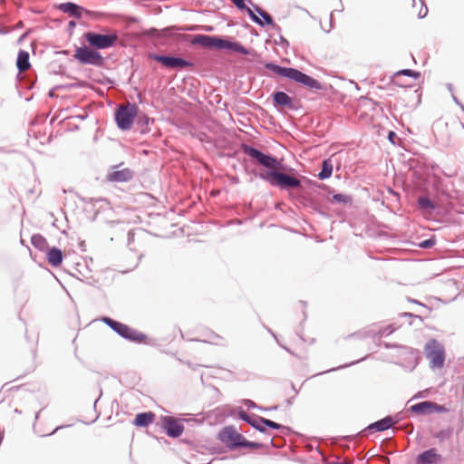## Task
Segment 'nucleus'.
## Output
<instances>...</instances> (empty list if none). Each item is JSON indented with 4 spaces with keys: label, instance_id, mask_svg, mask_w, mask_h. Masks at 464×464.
Listing matches in <instances>:
<instances>
[{
    "label": "nucleus",
    "instance_id": "nucleus-8",
    "mask_svg": "<svg viewBox=\"0 0 464 464\" xmlns=\"http://www.w3.org/2000/svg\"><path fill=\"white\" fill-rule=\"evenodd\" d=\"M425 354L430 360V367L431 369H440L445 362L444 346L435 339H430L425 344Z\"/></svg>",
    "mask_w": 464,
    "mask_h": 464
},
{
    "label": "nucleus",
    "instance_id": "nucleus-57",
    "mask_svg": "<svg viewBox=\"0 0 464 464\" xmlns=\"http://www.w3.org/2000/svg\"><path fill=\"white\" fill-rule=\"evenodd\" d=\"M270 445L274 448H279V446L275 443L274 438L270 440Z\"/></svg>",
    "mask_w": 464,
    "mask_h": 464
},
{
    "label": "nucleus",
    "instance_id": "nucleus-55",
    "mask_svg": "<svg viewBox=\"0 0 464 464\" xmlns=\"http://www.w3.org/2000/svg\"><path fill=\"white\" fill-rule=\"evenodd\" d=\"M27 36V33H24L23 34L19 39H18V43H21L22 41H24L25 39V37Z\"/></svg>",
    "mask_w": 464,
    "mask_h": 464
},
{
    "label": "nucleus",
    "instance_id": "nucleus-59",
    "mask_svg": "<svg viewBox=\"0 0 464 464\" xmlns=\"http://www.w3.org/2000/svg\"><path fill=\"white\" fill-rule=\"evenodd\" d=\"M80 248H81L82 251H85L86 250L85 249V243H84V241L80 243Z\"/></svg>",
    "mask_w": 464,
    "mask_h": 464
},
{
    "label": "nucleus",
    "instance_id": "nucleus-31",
    "mask_svg": "<svg viewBox=\"0 0 464 464\" xmlns=\"http://www.w3.org/2000/svg\"><path fill=\"white\" fill-rule=\"evenodd\" d=\"M242 448H246V449H251V450H259V449H267V446L261 442L250 441L243 436L240 449H242Z\"/></svg>",
    "mask_w": 464,
    "mask_h": 464
},
{
    "label": "nucleus",
    "instance_id": "nucleus-47",
    "mask_svg": "<svg viewBox=\"0 0 464 464\" xmlns=\"http://www.w3.org/2000/svg\"><path fill=\"white\" fill-rule=\"evenodd\" d=\"M401 316H403V317H414V318H418L420 320H422V318H421V316L420 314H415L408 313V312L402 313Z\"/></svg>",
    "mask_w": 464,
    "mask_h": 464
},
{
    "label": "nucleus",
    "instance_id": "nucleus-3",
    "mask_svg": "<svg viewBox=\"0 0 464 464\" xmlns=\"http://www.w3.org/2000/svg\"><path fill=\"white\" fill-rule=\"evenodd\" d=\"M264 67L277 76L293 81L310 90L321 91L324 89L322 82L297 68L281 66L274 62H266Z\"/></svg>",
    "mask_w": 464,
    "mask_h": 464
},
{
    "label": "nucleus",
    "instance_id": "nucleus-64",
    "mask_svg": "<svg viewBox=\"0 0 464 464\" xmlns=\"http://www.w3.org/2000/svg\"><path fill=\"white\" fill-rule=\"evenodd\" d=\"M447 87H448V89H449L450 92H452V90H453V86H452V84H451V83H448V84H447Z\"/></svg>",
    "mask_w": 464,
    "mask_h": 464
},
{
    "label": "nucleus",
    "instance_id": "nucleus-20",
    "mask_svg": "<svg viewBox=\"0 0 464 464\" xmlns=\"http://www.w3.org/2000/svg\"><path fill=\"white\" fill-rule=\"evenodd\" d=\"M134 177V171L129 168L113 170L107 175V179L111 182H128Z\"/></svg>",
    "mask_w": 464,
    "mask_h": 464
},
{
    "label": "nucleus",
    "instance_id": "nucleus-27",
    "mask_svg": "<svg viewBox=\"0 0 464 464\" xmlns=\"http://www.w3.org/2000/svg\"><path fill=\"white\" fill-rule=\"evenodd\" d=\"M418 206L423 212L431 213L435 210L437 205L427 196H420L418 198Z\"/></svg>",
    "mask_w": 464,
    "mask_h": 464
},
{
    "label": "nucleus",
    "instance_id": "nucleus-33",
    "mask_svg": "<svg viewBox=\"0 0 464 464\" xmlns=\"http://www.w3.org/2000/svg\"><path fill=\"white\" fill-rule=\"evenodd\" d=\"M303 204L304 206L311 208L312 210L317 212L320 215H325L324 212L321 209L319 204L312 198H304Z\"/></svg>",
    "mask_w": 464,
    "mask_h": 464
},
{
    "label": "nucleus",
    "instance_id": "nucleus-56",
    "mask_svg": "<svg viewBox=\"0 0 464 464\" xmlns=\"http://www.w3.org/2000/svg\"><path fill=\"white\" fill-rule=\"evenodd\" d=\"M63 428H64V426H58V427H56L49 435L54 434L57 430H61Z\"/></svg>",
    "mask_w": 464,
    "mask_h": 464
},
{
    "label": "nucleus",
    "instance_id": "nucleus-7",
    "mask_svg": "<svg viewBox=\"0 0 464 464\" xmlns=\"http://www.w3.org/2000/svg\"><path fill=\"white\" fill-rule=\"evenodd\" d=\"M73 58L81 64L93 65L102 67L104 64V57L95 48L86 45L76 47Z\"/></svg>",
    "mask_w": 464,
    "mask_h": 464
},
{
    "label": "nucleus",
    "instance_id": "nucleus-48",
    "mask_svg": "<svg viewBox=\"0 0 464 464\" xmlns=\"http://www.w3.org/2000/svg\"><path fill=\"white\" fill-rule=\"evenodd\" d=\"M76 22L72 20L68 23V27H67V30L68 32L72 34V30L74 29V27L76 26Z\"/></svg>",
    "mask_w": 464,
    "mask_h": 464
},
{
    "label": "nucleus",
    "instance_id": "nucleus-52",
    "mask_svg": "<svg viewBox=\"0 0 464 464\" xmlns=\"http://www.w3.org/2000/svg\"><path fill=\"white\" fill-rule=\"evenodd\" d=\"M264 328L277 341V336L276 334L266 325L263 324Z\"/></svg>",
    "mask_w": 464,
    "mask_h": 464
},
{
    "label": "nucleus",
    "instance_id": "nucleus-10",
    "mask_svg": "<svg viewBox=\"0 0 464 464\" xmlns=\"http://www.w3.org/2000/svg\"><path fill=\"white\" fill-rule=\"evenodd\" d=\"M218 439L225 444L228 450H236L240 449L243 435L237 432L234 426L229 425L225 426L219 430Z\"/></svg>",
    "mask_w": 464,
    "mask_h": 464
},
{
    "label": "nucleus",
    "instance_id": "nucleus-17",
    "mask_svg": "<svg viewBox=\"0 0 464 464\" xmlns=\"http://www.w3.org/2000/svg\"><path fill=\"white\" fill-rule=\"evenodd\" d=\"M177 28L174 27V26H170V27H165L161 30H159L155 27H151V28H149V29H142L140 34V37H145V38H158V39H160V38H170V37H174V34L173 32L176 30Z\"/></svg>",
    "mask_w": 464,
    "mask_h": 464
},
{
    "label": "nucleus",
    "instance_id": "nucleus-30",
    "mask_svg": "<svg viewBox=\"0 0 464 464\" xmlns=\"http://www.w3.org/2000/svg\"><path fill=\"white\" fill-rule=\"evenodd\" d=\"M243 403L248 409H257L261 411H277L279 409V405H273L271 407H263V405L258 406L255 401L249 399L243 400Z\"/></svg>",
    "mask_w": 464,
    "mask_h": 464
},
{
    "label": "nucleus",
    "instance_id": "nucleus-11",
    "mask_svg": "<svg viewBox=\"0 0 464 464\" xmlns=\"http://www.w3.org/2000/svg\"><path fill=\"white\" fill-rule=\"evenodd\" d=\"M247 2L253 6L254 9L247 10V15L249 16L252 22L262 27L268 25L275 30H281L280 26L274 22L273 17L267 12L263 10L257 5H255L252 2V0H247Z\"/></svg>",
    "mask_w": 464,
    "mask_h": 464
},
{
    "label": "nucleus",
    "instance_id": "nucleus-38",
    "mask_svg": "<svg viewBox=\"0 0 464 464\" xmlns=\"http://www.w3.org/2000/svg\"><path fill=\"white\" fill-rule=\"evenodd\" d=\"M435 244H436V237H435V236H431L430 237L420 241L418 244V246L420 248L429 249V248L432 247L433 246H435Z\"/></svg>",
    "mask_w": 464,
    "mask_h": 464
},
{
    "label": "nucleus",
    "instance_id": "nucleus-18",
    "mask_svg": "<svg viewBox=\"0 0 464 464\" xmlns=\"http://www.w3.org/2000/svg\"><path fill=\"white\" fill-rule=\"evenodd\" d=\"M57 8L61 12L67 14L69 16L74 17L76 19H81L84 13H88L86 9L73 2L61 3L58 5Z\"/></svg>",
    "mask_w": 464,
    "mask_h": 464
},
{
    "label": "nucleus",
    "instance_id": "nucleus-25",
    "mask_svg": "<svg viewBox=\"0 0 464 464\" xmlns=\"http://www.w3.org/2000/svg\"><path fill=\"white\" fill-rule=\"evenodd\" d=\"M383 346L386 349H392V348H399V349H401L403 354H408L411 357V361L413 362L414 366L417 364V354H418V352L416 350H414L412 348H410V347H407V346L399 345V344H396V343H387V342L383 343Z\"/></svg>",
    "mask_w": 464,
    "mask_h": 464
},
{
    "label": "nucleus",
    "instance_id": "nucleus-51",
    "mask_svg": "<svg viewBox=\"0 0 464 464\" xmlns=\"http://www.w3.org/2000/svg\"><path fill=\"white\" fill-rule=\"evenodd\" d=\"M369 335V333H365V334H361V333H355V334H353L351 335H349V337H353V336H358V337H366Z\"/></svg>",
    "mask_w": 464,
    "mask_h": 464
},
{
    "label": "nucleus",
    "instance_id": "nucleus-15",
    "mask_svg": "<svg viewBox=\"0 0 464 464\" xmlns=\"http://www.w3.org/2000/svg\"><path fill=\"white\" fill-rule=\"evenodd\" d=\"M313 185L317 187L318 188L324 189L329 195H332V198H328L329 202H334L342 205H352L353 198L350 195L343 194V193H335L334 189L324 183H318L316 181H311L308 179Z\"/></svg>",
    "mask_w": 464,
    "mask_h": 464
},
{
    "label": "nucleus",
    "instance_id": "nucleus-61",
    "mask_svg": "<svg viewBox=\"0 0 464 464\" xmlns=\"http://www.w3.org/2000/svg\"><path fill=\"white\" fill-rule=\"evenodd\" d=\"M452 99H453L454 102H455L457 105H459V104L460 103V102L459 101V99H458L455 95H453V94H452Z\"/></svg>",
    "mask_w": 464,
    "mask_h": 464
},
{
    "label": "nucleus",
    "instance_id": "nucleus-19",
    "mask_svg": "<svg viewBox=\"0 0 464 464\" xmlns=\"http://www.w3.org/2000/svg\"><path fill=\"white\" fill-rule=\"evenodd\" d=\"M154 122V119L150 118L145 113H137L134 120L135 130L144 135L150 131V124Z\"/></svg>",
    "mask_w": 464,
    "mask_h": 464
},
{
    "label": "nucleus",
    "instance_id": "nucleus-34",
    "mask_svg": "<svg viewBox=\"0 0 464 464\" xmlns=\"http://www.w3.org/2000/svg\"><path fill=\"white\" fill-rule=\"evenodd\" d=\"M452 435V429L448 428L444 430H439L434 437L438 439L440 441H444L445 440H448Z\"/></svg>",
    "mask_w": 464,
    "mask_h": 464
},
{
    "label": "nucleus",
    "instance_id": "nucleus-1",
    "mask_svg": "<svg viewBox=\"0 0 464 464\" xmlns=\"http://www.w3.org/2000/svg\"><path fill=\"white\" fill-rule=\"evenodd\" d=\"M240 149L253 162L263 168L259 172L252 170L251 173L274 188L285 191L300 188L302 187L300 178L306 179L300 176L295 169L285 165L281 159L270 153H265L245 142L241 143Z\"/></svg>",
    "mask_w": 464,
    "mask_h": 464
},
{
    "label": "nucleus",
    "instance_id": "nucleus-12",
    "mask_svg": "<svg viewBox=\"0 0 464 464\" xmlns=\"http://www.w3.org/2000/svg\"><path fill=\"white\" fill-rule=\"evenodd\" d=\"M160 420L162 430L169 438H179L185 430L182 420L176 417L162 415L160 416Z\"/></svg>",
    "mask_w": 464,
    "mask_h": 464
},
{
    "label": "nucleus",
    "instance_id": "nucleus-62",
    "mask_svg": "<svg viewBox=\"0 0 464 464\" xmlns=\"http://www.w3.org/2000/svg\"><path fill=\"white\" fill-rule=\"evenodd\" d=\"M291 386H292V389H293V390H294V392H295V394L296 395V394L298 393V392H299V391L295 388V384H294V383H292V385H291Z\"/></svg>",
    "mask_w": 464,
    "mask_h": 464
},
{
    "label": "nucleus",
    "instance_id": "nucleus-60",
    "mask_svg": "<svg viewBox=\"0 0 464 464\" xmlns=\"http://www.w3.org/2000/svg\"><path fill=\"white\" fill-rule=\"evenodd\" d=\"M57 53L63 54V55H68L69 54V51L68 50H62V51L58 52Z\"/></svg>",
    "mask_w": 464,
    "mask_h": 464
},
{
    "label": "nucleus",
    "instance_id": "nucleus-45",
    "mask_svg": "<svg viewBox=\"0 0 464 464\" xmlns=\"http://www.w3.org/2000/svg\"><path fill=\"white\" fill-rule=\"evenodd\" d=\"M445 198H446V200H447V208H448L449 209L453 208H454V203H453V201H452L453 197L451 196V194H450V193H446V194H445Z\"/></svg>",
    "mask_w": 464,
    "mask_h": 464
},
{
    "label": "nucleus",
    "instance_id": "nucleus-63",
    "mask_svg": "<svg viewBox=\"0 0 464 464\" xmlns=\"http://www.w3.org/2000/svg\"><path fill=\"white\" fill-rule=\"evenodd\" d=\"M49 96H50L51 98L54 97V89H53V90H51V91L49 92Z\"/></svg>",
    "mask_w": 464,
    "mask_h": 464
},
{
    "label": "nucleus",
    "instance_id": "nucleus-35",
    "mask_svg": "<svg viewBox=\"0 0 464 464\" xmlns=\"http://www.w3.org/2000/svg\"><path fill=\"white\" fill-rule=\"evenodd\" d=\"M237 416L240 420L246 422L248 425L252 423L251 421L254 420L255 416H251L248 413H246L241 407H238L237 409Z\"/></svg>",
    "mask_w": 464,
    "mask_h": 464
},
{
    "label": "nucleus",
    "instance_id": "nucleus-22",
    "mask_svg": "<svg viewBox=\"0 0 464 464\" xmlns=\"http://www.w3.org/2000/svg\"><path fill=\"white\" fill-rule=\"evenodd\" d=\"M46 259L53 267H58L63 263V251L57 246L49 247L46 252Z\"/></svg>",
    "mask_w": 464,
    "mask_h": 464
},
{
    "label": "nucleus",
    "instance_id": "nucleus-43",
    "mask_svg": "<svg viewBox=\"0 0 464 464\" xmlns=\"http://www.w3.org/2000/svg\"><path fill=\"white\" fill-rule=\"evenodd\" d=\"M362 360H364V358H362V359L356 360V361H354V362H350V363H346V364H344V365H341V366H338V367L332 368V369H330V370H327V371L323 372V373H326V372H333V371H337V370H339V369H343V368L349 367V366H351V365H353V364H356V363H358V362H362ZM320 374H322V372H321Z\"/></svg>",
    "mask_w": 464,
    "mask_h": 464
},
{
    "label": "nucleus",
    "instance_id": "nucleus-42",
    "mask_svg": "<svg viewBox=\"0 0 464 464\" xmlns=\"http://www.w3.org/2000/svg\"><path fill=\"white\" fill-rule=\"evenodd\" d=\"M431 411H432V412H438V413L449 411V410L444 405L438 404L435 401H432Z\"/></svg>",
    "mask_w": 464,
    "mask_h": 464
},
{
    "label": "nucleus",
    "instance_id": "nucleus-36",
    "mask_svg": "<svg viewBox=\"0 0 464 464\" xmlns=\"http://www.w3.org/2000/svg\"><path fill=\"white\" fill-rule=\"evenodd\" d=\"M395 74L396 75L409 76V77H411V78L416 79V80L420 77V72L414 71V70H411V69H402V70H400L399 72H397Z\"/></svg>",
    "mask_w": 464,
    "mask_h": 464
},
{
    "label": "nucleus",
    "instance_id": "nucleus-58",
    "mask_svg": "<svg viewBox=\"0 0 464 464\" xmlns=\"http://www.w3.org/2000/svg\"><path fill=\"white\" fill-rule=\"evenodd\" d=\"M133 240V234L131 232L128 233V241L130 243V241Z\"/></svg>",
    "mask_w": 464,
    "mask_h": 464
},
{
    "label": "nucleus",
    "instance_id": "nucleus-54",
    "mask_svg": "<svg viewBox=\"0 0 464 464\" xmlns=\"http://www.w3.org/2000/svg\"><path fill=\"white\" fill-rule=\"evenodd\" d=\"M293 401H294V397L286 399V400H285V404H286V406H287L288 408H289V407H291V406H292V404H293Z\"/></svg>",
    "mask_w": 464,
    "mask_h": 464
},
{
    "label": "nucleus",
    "instance_id": "nucleus-4",
    "mask_svg": "<svg viewBox=\"0 0 464 464\" xmlns=\"http://www.w3.org/2000/svg\"><path fill=\"white\" fill-rule=\"evenodd\" d=\"M101 320L119 336L129 342L145 343L148 339L147 334L109 316H103Z\"/></svg>",
    "mask_w": 464,
    "mask_h": 464
},
{
    "label": "nucleus",
    "instance_id": "nucleus-16",
    "mask_svg": "<svg viewBox=\"0 0 464 464\" xmlns=\"http://www.w3.org/2000/svg\"><path fill=\"white\" fill-rule=\"evenodd\" d=\"M443 458L435 448L421 451L416 458L417 464H441Z\"/></svg>",
    "mask_w": 464,
    "mask_h": 464
},
{
    "label": "nucleus",
    "instance_id": "nucleus-53",
    "mask_svg": "<svg viewBox=\"0 0 464 464\" xmlns=\"http://www.w3.org/2000/svg\"><path fill=\"white\" fill-rule=\"evenodd\" d=\"M395 137H396V133H395L394 131L391 130V131L389 132V134H388V139H389L392 143H394V141H393V138H395Z\"/></svg>",
    "mask_w": 464,
    "mask_h": 464
},
{
    "label": "nucleus",
    "instance_id": "nucleus-13",
    "mask_svg": "<svg viewBox=\"0 0 464 464\" xmlns=\"http://www.w3.org/2000/svg\"><path fill=\"white\" fill-rule=\"evenodd\" d=\"M273 104L277 111L281 109H288L291 111H296L298 106L295 101V98L289 96L283 91H276L271 95Z\"/></svg>",
    "mask_w": 464,
    "mask_h": 464
},
{
    "label": "nucleus",
    "instance_id": "nucleus-40",
    "mask_svg": "<svg viewBox=\"0 0 464 464\" xmlns=\"http://www.w3.org/2000/svg\"><path fill=\"white\" fill-rule=\"evenodd\" d=\"M393 331H394V329L392 328V326L388 325V326L381 328L378 331V333L376 334V335H378L379 337H382V335H390L391 334L393 333Z\"/></svg>",
    "mask_w": 464,
    "mask_h": 464
},
{
    "label": "nucleus",
    "instance_id": "nucleus-49",
    "mask_svg": "<svg viewBox=\"0 0 464 464\" xmlns=\"http://www.w3.org/2000/svg\"><path fill=\"white\" fill-rule=\"evenodd\" d=\"M154 439L157 440L159 443L169 444V441L164 437L154 436Z\"/></svg>",
    "mask_w": 464,
    "mask_h": 464
},
{
    "label": "nucleus",
    "instance_id": "nucleus-28",
    "mask_svg": "<svg viewBox=\"0 0 464 464\" xmlns=\"http://www.w3.org/2000/svg\"><path fill=\"white\" fill-rule=\"evenodd\" d=\"M259 421L264 423L265 425H266L267 428H270V429H273V430H282L286 435H289V434L294 432L292 428H290L288 426H285V425L280 424V423H277V422H276L274 420H271L269 419H263V420H260Z\"/></svg>",
    "mask_w": 464,
    "mask_h": 464
},
{
    "label": "nucleus",
    "instance_id": "nucleus-24",
    "mask_svg": "<svg viewBox=\"0 0 464 464\" xmlns=\"http://www.w3.org/2000/svg\"><path fill=\"white\" fill-rule=\"evenodd\" d=\"M16 67L19 72L26 71L31 67L30 55L25 50H19L16 59Z\"/></svg>",
    "mask_w": 464,
    "mask_h": 464
},
{
    "label": "nucleus",
    "instance_id": "nucleus-14",
    "mask_svg": "<svg viewBox=\"0 0 464 464\" xmlns=\"http://www.w3.org/2000/svg\"><path fill=\"white\" fill-rule=\"evenodd\" d=\"M398 420H394V418L391 415L385 416L384 418L378 420L371 424H369L365 429L361 431L362 436H368L373 432H382L391 429Z\"/></svg>",
    "mask_w": 464,
    "mask_h": 464
},
{
    "label": "nucleus",
    "instance_id": "nucleus-44",
    "mask_svg": "<svg viewBox=\"0 0 464 464\" xmlns=\"http://www.w3.org/2000/svg\"><path fill=\"white\" fill-rule=\"evenodd\" d=\"M408 302L410 303H412V304H418L420 306H421L424 310H426L428 313L430 311V309L424 304H422L421 302H420L419 300H416V299H413V298H411V297H408L407 298Z\"/></svg>",
    "mask_w": 464,
    "mask_h": 464
},
{
    "label": "nucleus",
    "instance_id": "nucleus-5",
    "mask_svg": "<svg viewBox=\"0 0 464 464\" xmlns=\"http://www.w3.org/2000/svg\"><path fill=\"white\" fill-rule=\"evenodd\" d=\"M88 44L98 50H104L114 47L118 41L119 35L116 31L108 34H100L97 32H86L83 34Z\"/></svg>",
    "mask_w": 464,
    "mask_h": 464
},
{
    "label": "nucleus",
    "instance_id": "nucleus-2",
    "mask_svg": "<svg viewBox=\"0 0 464 464\" xmlns=\"http://www.w3.org/2000/svg\"><path fill=\"white\" fill-rule=\"evenodd\" d=\"M182 37L185 40H187L188 37H191L190 44L192 45H200L204 48L215 50H227L244 55L249 54V50L246 48L240 42L233 41L227 37L201 34L195 35L184 34Z\"/></svg>",
    "mask_w": 464,
    "mask_h": 464
},
{
    "label": "nucleus",
    "instance_id": "nucleus-23",
    "mask_svg": "<svg viewBox=\"0 0 464 464\" xmlns=\"http://www.w3.org/2000/svg\"><path fill=\"white\" fill-rule=\"evenodd\" d=\"M432 401H423L411 405L409 410L418 415H429L432 413Z\"/></svg>",
    "mask_w": 464,
    "mask_h": 464
},
{
    "label": "nucleus",
    "instance_id": "nucleus-46",
    "mask_svg": "<svg viewBox=\"0 0 464 464\" xmlns=\"http://www.w3.org/2000/svg\"><path fill=\"white\" fill-rule=\"evenodd\" d=\"M275 44L281 46L289 44L288 41L283 35H279V40H275Z\"/></svg>",
    "mask_w": 464,
    "mask_h": 464
},
{
    "label": "nucleus",
    "instance_id": "nucleus-29",
    "mask_svg": "<svg viewBox=\"0 0 464 464\" xmlns=\"http://www.w3.org/2000/svg\"><path fill=\"white\" fill-rule=\"evenodd\" d=\"M31 244L40 251H44L49 248L46 238L41 234H34L31 237Z\"/></svg>",
    "mask_w": 464,
    "mask_h": 464
},
{
    "label": "nucleus",
    "instance_id": "nucleus-41",
    "mask_svg": "<svg viewBox=\"0 0 464 464\" xmlns=\"http://www.w3.org/2000/svg\"><path fill=\"white\" fill-rule=\"evenodd\" d=\"M420 1L421 3V8H420V12L418 14V16H419V18L421 19V18H424V17L427 16L429 10H428L427 5H425L424 0H420ZM412 3L414 5L415 4V0H412Z\"/></svg>",
    "mask_w": 464,
    "mask_h": 464
},
{
    "label": "nucleus",
    "instance_id": "nucleus-21",
    "mask_svg": "<svg viewBox=\"0 0 464 464\" xmlns=\"http://www.w3.org/2000/svg\"><path fill=\"white\" fill-rule=\"evenodd\" d=\"M155 417L156 415L152 411L140 412L136 414L132 424L136 427L146 428L154 422Z\"/></svg>",
    "mask_w": 464,
    "mask_h": 464
},
{
    "label": "nucleus",
    "instance_id": "nucleus-26",
    "mask_svg": "<svg viewBox=\"0 0 464 464\" xmlns=\"http://www.w3.org/2000/svg\"><path fill=\"white\" fill-rule=\"evenodd\" d=\"M333 163L330 159H325L322 161V168L320 172L316 175L320 180L329 179L333 174Z\"/></svg>",
    "mask_w": 464,
    "mask_h": 464
},
{
    "label": "nucleus",
    "instance_id": "nucleus-37",
    "mask_svg": "<svg viewBox=\"0 0 464 464\" xmlns=\"http://www.w3.org/2000/svg\"><path fill=\"white\" fill-rule=\"evenodd\" d=\"M208 342L216 345H226L225 339L213 332L210 333Z\"/></svg>",
    "mask_w": 464,
    "mask_h": 464
},
{
    "label": "nucleus",
    "instance_id": "nucleus-39",
    "mask_svg": "<svg viewBox=\"0 0 464 464\" xmlns=\"http://www.w3.org/2000/svg\"><path fill=\"white\" fill-rule=\"evenodd\" d=\"M233 5L241 11H246L247 13V10H252L246 5V0H231Z\"/></svg>",
    "mask_w": 464,
    "mask_h": 464
},
{
    "label": "nucleus",
    "instance_id": "nucleus-32",
    "mask_svg": "<svg viewBox=\"0 0 464 464\" xmlns=\"http://www.w3.org/2000/svg\"><path fill=\"white\" fill-rule=\"evenodd\" d=\"M263 419H266V418L256 415L254 418V420L251 421L252 423H250V426L261 433L267 434L268 433L267 426L259 421L260 420H263Z\"/></svg>",
    "mask_w": 464,
    "mask_h": 464
},
{
    "label": "nucleus",
    "instance_id": "nucleus-6",
    "mask_svg": "<svg viewBox=\"0 0 464 464\" xmlns=\"http://www.w3.org/2000/svg\"><path fill=\"white\" fill-rule=\"evenodd\" d=\"M138 112L139 107L135 103H128L125 106L118 107L114 112L117 127L121 130H130Z\"/></svg>",
    "mask_w": 464,
    "mask_h": 464
},
{
    "label": "nucleus",
    "instance_id": "nucleus-50",
    "mask_svg": "<svg viewBox=\"0 0 464 464\" xmlns=\"http://www.w3.org/2000/svg\"><path fill=\"white\" fill-rule=\"evenodd\" d=\"M126 21L128 23H137L139 21V19L135 16H127Z\"/></svg>",
    "mask_w": 464,
    "mask_h": 464
},
{
    "label": "nucleus",
    "instance_id": "nucleus-9",
    "mask_svg": "<svg viewBox=\"0 0 464 464\" xmlns=\"http://www.w3.org/2000/svg\"><path fill=\"white\" fill-rule=\"evenodd\" d=\"M148 57L160 63L167 69L181 71L187 67H194L193 62L180 56L150 53Z\"/></svg>",
    "mask_w": 464,
    "mask_h": 464
}]
</instances>
